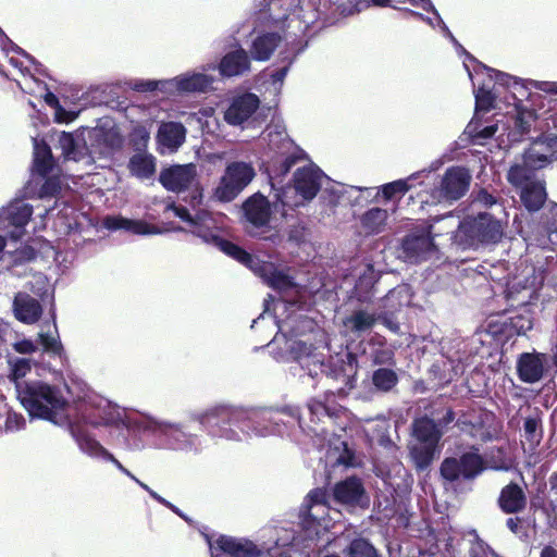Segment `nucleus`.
<instances>
[{"label":"nucleus","mask_w":557,"mask_h":557,"mask_svg":"<svg viewBox=\"0 0 557 557\" xmlns=\"http://www.w3.org/2000/svg\"><path fill=\"white\" fill-rule=\"evenodd\" d=\"M484 470V458L480 455L479 448L472 447L470 451L461 454L458 458H444L440 467V474L443 480L454 483L460 479L465 481L474 480Z\"/></svg>","instance_id":"4"},{"label":"nucleus","mask_w":557,"mask_h":557,"mask_svg":"<svg viewBox=\"0 0 557 557\" xmlns=\"http://www.w3.org/2000/svg\"><path fill=\"white\" fill-rule=\"evenodd\" d=\"M276 265L270 261H261L255 258V263L252 264V270L255 273L260 276L263 282L267 284L270 277L273 275Z\"/></svg>","instance_id":"49"},{"label":"nucleus","mask_w":557,"mask_h":557,"mask_svg":"<svg viewBox=\"0 0 557 557\" xmlns=\"http://www.w3.org/2000/svg\"><path fill=\"white\" fill-rule=\"evenodd\" d=\"M260 100L258 96L246 92L233 99L224 113L227 124L237 126L246 122L258 110Z\"/></svg>","instance_id":"11"},{"label":"nucleus","mask_w":557,"mask_h":557,"mask_svg":"<svg viewBox=\"0 0 557 557\" xmlns=\"http://www.w3.org/2000/svg\"><path fill=\"white\" fill-rule=\"evenodd\" d=\"M54 160L50 146L45 140H34V171L46 177L53 169Z\"/></svg>","instance_id":"28"},{"label":"nucleus","mask_w":557,"mask_h":557,"mask_svg":"<svg viewBox=\"0 0 557 557\" xmlns=\"http://www.w3.org/2000/svg\"><path fill=\"white\" fill-rule=\"evenodd\" d=\"M185 127L178 122H168L159 128L161 143L170 148L180 147L185 140Z\"/></svg>","instance_id":"33"},{"label":"nucleus","mask_w":557,"mask_h":557,"mask_svg":"<svg viewBox=\"0 0 557 557\" xmlns=\"http://www.w3.org/2000/svg\"><path fill=\"white\" fill-rule=\"evenodd\" d=\"M398 375L391 368H379L373 371L371 382L376 391L389 393L398 384Z\"/></svg>","instance_id":"36"},{"label":"nucleus","mask_w":557,"mask_h":557,"mask_svg":"<svg viewBox=\"0 0 557 557\" xmlns=\"http://www.w3.org/2000/svg\"><path fill=\"white\" fill-rule=\"evenodd\" d=\"M404 288H394L387 293V295L383 299V307L386 309L385 314L395 313L400 311L404 306H406L407 301L403 299Z\"/></svg>","instance_id":"39"},{"label":"nucleus","mask_w":557,"mask_h":557,"mask_svg":"<svg viewBox=\"0 0 557 557\" xmlns=\"http://www.w3.org/2000/svg\"><path fill=\"white\" fill-rule=\"evenodd\" d=\"M520 189V200L529 212H536L543 208L547 199L544 182L535 181Z\"/></svg>","instance_id":"23"},{"label":"nucleus","mask_w":557,"mask_h":557,"mask_svg":"<svg viewBox=\"0 0 557 557\" xmlns=\"http://www.w3.org/2000/svg\"><path fill=\"white\" fill-rule=\"evenodd\" d=\"M462 231L471 244H496L503 237L499 221L490 213H480L462 223Z\"/></svg>","instance_id":"6"},{"label":"nucleus","mask_w":557,"mask_h":557,"mask_svg":"<svg viewBox=\"0 0 557 557\" xmlns=\"http://www.w3.org/2000/svg\"><path fill=\"white\" fill-rule=\"evenodd\" d=\"M348 557H381L377 549L363 537L354 539L347 547Z\"/></svg>","instance_id":"37"},{"label":"nucleus","mask_w":557,"mask_h":557,"mask_svg":"<svg viewBox=\"0 0 557 557\" xmlns=\"http://www.w3.org/2000/svg\"><path fill=\"white\" fill-rule=\"evenodd\" d=\"M230 257L248 268H252V264L255 263V257L238 245Z\"/></svg>","instance_id":"52"},{"label":"nucleus","mask_w":557,"mask_h":557,"mask_svg":"<svg viewBox=\"0 0 557 557\" xmlns=\"http://www.w3.org/2000/svg\"><path fill=\"white\" fill-rule=\"evenodd\" d=\"M37 250L29 246L25 245L15 251V260L18 262H30L37 258Z\"/></svg>","instance_id":"53"},{"label":"nucleus","mask_w":557,"mask_h":557,"mask_svg":"<svg viewBox=\"0 0 557 557\" xmlns=\"http://www.w3.org/2000/svg\"><path fill=\"white\" fill-rule=\"evenodd\" d=\"M201 222L202 221H198V225H194L193 233L202 238L203 242L213 244V239L211 237H220V235L214 234L210 228L205 227Z\"/></svg>","instance_id":"55"},{"label":"nucleus","mask_w":557,"mask_h":557,"mask_svg":"<svg viewBox=\"0 0 557 557\" xmlns=\"http://www.w3.org/2000/svg\"><path fill=\"white\" fill-rule=\"evenodd\" d=\"M18 399L28 414L57 425L67 423L69 401L57 386L40 381L17 384Z\"/></svg>","instance_id":"1"},{"label":"nucleus","mask_w":557,"mask_h":557,"mask_svg":"<svg viewBox=\"0 0 557 557\" xmlns=\"http://www.w3.org/2000/svg\"><path fill=\"white\" fill-rule=\"evenodd\" d=\"M219 549L231 557H259L260 550L249 540H237L232 536L221 535L216 540Z\"/></svg>","instance_id":"17"},{"label":"nucleus","mask_w":557,"mask_h":557,"mask_svg":"<svg viewBox=\"0 0 557 557\" xmlns=\"http://www.w3.org/2000/svg\"><path fill=\"white\" fill-rule=\"evenodd\" d=\"M267 285L277 292H287L295 286L293 278L277 268H275Z\"/></svg>","instance_id":"40"},{"label":"nucleus","mask_w":557,"mask_h":557,"mask_svg":"<svg viewBox=\"0 0 557 557\" xmlns=\"http://www.w3.org/2000/svg\"><path fill=\"white\" fill-rule=\"evenodd\" d=\"M30 370V360L26 358H18L12 363L11 379L16 382L24 377Z\"/></svg>","instance_id":"50"},{"label":"nucleus","mask_w":557,"mask_h":557,"mask_svg":"<svg viewBox=\"0 0 557 557\" xmlns=\"http://www.w3.org/2000/svg\"><path fill=\"white\" fill-rule=\"evenodd\" d=\"M219 69L223 76L232 77L242 75L250 69L248 53L243 48L226 53L222 58Z\"/></svg>","instance_id":"19"},{"label":"nucleus","mask_w":557,"mask_h":557,"mask_svg":"<svg viewBox=\"0 0 557 557\" xmlns=\"http://www.w3.org/2000/svg\"><path fill=\"white\" fill-rule=\"evenodd\" d=\"M412 434L419 443L432 445H438L443 436L442 430L436 425L435 420L428 416L413 420Z\"/></svg>","instance_id":"22"},{"label":"nucleus","mask_w":557,"mask_h":557,"mask_svg":"<svg viewBox=\"0 0 557 557\" xmlns=\"http://www.w3.org/2000/svg\"><path fill=\"white\" fill-rule=\"evenodd\" d=\"M15 318L25 324H34L42 314L40 302L27 293H17L13 300Z\"/></svg>","instance_id":"16"},{"label":"nucleus","mask_w":557,"mask_h":557,"mask_svg":"<svg viewBox=\"0 0 557 557\" xmlns=\"http://www.w3.org/2000/svg\"><path fill=\"white\" fill-rule=\"evenodd\" d=\"M77 112L67 111L62 106L55 109L54 120L58 123H70L77 117Z\"/></svg>","instance_id":"57"},{"label":"nucleus","mask_w":557,"mask_h":557,"mask_svg":"<svg viewBox=\"0 0 557 557\" xmlns=\"http://www.w3.org/2000/svg\"><path fill=\"white\" fill-rule=\"evenodd\" d=\"M523 162L527 163L534 172L545 168L549 162V158L546 154L539 153L533 150H528L523 153Z\"/></svg>","instance_id":"45"},{"label":"nucleus","mask_w":557,"mask_h":557,"mask_svg":"<svg viewBox=\"0 0 557 557\" xmlns=\"http://www.w3.org/2000/svg\"><path fill=\"white\" fill-rule=\"evenodd\" d=\"M535 172L527 163H516L507 172V181L515 188H522L534 181Z\"/></svg>","instance_id":"34"},{"label":"nucleus","mask_w":557,"mask_h":557,"mask_svg":"<svg viewBox=\"0 0 557 557\" xmlns=\"http://www.w3.org/2000/svg\"><path fill=\"white\" fill-rule=\"evenodd\" d=\"M495 96L491 90L480 87L475 94V110L490 112L494 109Z\"/></svg>","instance_id":"43"},{"label":"nucleus","mask_w":557,"mask_h":557,"mask_svg":"<svg viewBox=\"0 0 557 557\" xmlns=\"http://www.w3.org/2000/svg\"><path fill=\"white\" fill-rule=\"evenodd\" d=\"M518 306H523L521 312H516L513 315L508 318V321L504 323L505 330L509 336L523 335L533 327V314L528 308V300L522 299L518 302Z\"/></svg>","instance_id":"27"},{"label":"nucleus","mask_w":557,"mask_h":557,"mask_svg":"<svg viewBox=\"0 0 557 557\" xmlns=\"http://www.w3.org/2000/svg\"><path fill=\"white\" fill-rule=\"evenodd\" d=\"M323 172L318 168L304 166L294 174L296 191L306 200L313 199L321 188Z\"/></svg>","instance_id":"14"},{"label":"nucleus","mask_w":557,"mask_h":557,"mask_svg":"<svg viewBox=\"0 0 557 557\" xmlns=\"http://www.w3.org/2000/svg\"><path fill=\"white\" fill-rule=\"evenodd\" d=\"M409 188L406 180H397L382 186V196L385 200H391L397 195H405Z\"/></svg>","instance_id":"42"},{"label":"nucleus","mask_w":557,"mask_h":557,"mask_svg":"<svg viewBox=\"0 0 557 557\" xmlns=\"http://www.w3.org/2000/svg\"><path fill=\"white\" fill-rule=\"evenodd\" d=\"M159 88V82L157 81H140L134 86V89L139 92L154 91Z\"/></svg>","instance_id":"61"},{"label":"nucleus","mask_w":557,"mask_h":557,"mask_svg":"<svg viewBox=\"0 0 557 557\" xmlns=\"http://www.w3.org/2000/svg\"><path fill=\"white\" fill-rule=\"evenodd\" d=\"M493 71L495 72L496 83H498L499 85H505L507 87L513 88L515 90L519 91L522 97L529 96L528 89L524 87L520 78L511 76L500 71Z\"/></svg>","instance_id":"41"},{"label":"nucleus","mask_w":557,"mask_h":557,"mask_svg":"<svg viewBox=\"0 0 557 557\" xmlns=\"http://www.w3.org/2000/svg\"><path fill=\"white\" fill-rule=\"evenodd\" d=\"M377 318L374 313H369L366 310L359 309L352 311L344 320V325L351 332L361 334L370 331L376 323Z\"/></svg>","instance_id":"31"},{"label":"nucleus","mask_w":557,"mask_h":557,"mask_svg":"<svg viewBox=\"0 0 557 557\" xmlns=\"http://www.w3.org/2000/svg\"><path fill=\"white\" fill-rule=\"evenodd\" d=\"M231 411L225 407L215 408L201 416L200 423L209 430L212 435H221L220 431L230 423Z\"/></svg>","instance_id":"32"},{"label":"nucleus","mask_w":557,"mask_h":557,"mask_svg":"<svg viewBox=\"0 0 557 557\" xmlns=\"http://www.w3.org/2000/svg\"><path fill=\"white\" fill-rule=\"evenodd\" d=\"M326 506L327 505V491L325 488L317 487L309 492L306 498L305 507L307 509V513L311 517V509L313 506Z\"/></svg>","instance_id":"44"},{"label":"nucleus","mask_w":557,"mask_h":557,"mask_svg":"<svg viewBox=\"0 0 557 557\" xmlns=\"http://www.w3.org/2000/svg\"><path fill=\"white\" fill-rule=\"evenodd\" d=\"M245 232L253 238L275 243L277 234L268 235L272 209L269 199L261 193L249 196L242 205Z\"/></svg>","instance_id":"3"},{"label":"nucleus","mask_w":557,"mask_h":557,"mask_svg":"<svg viewBox=\"0 0 557 557\" xmlns=\"http://www.w3.org/2000/svg\"><path fill=\"white\" fill-rule=\"evenodd\" d=\"M322 372L325 374L326 381H332L325 389V399L330 396L346 397L351 388H354L355 377L347 373L346 366L343 360L336 362L329 361L322 363Z\"/></svg>","instance_id":"8"},{"label":"nucleus","mask_w":557,"mask_h":557,"mask_svg":"<svg viewBox=\"0 0 557 557\" xmlns=\"http://www.w3.org/2000/svg\"><path fill=\"white\" fill-rule=\"evenodd\" d=\"M364 494L362 482L357 476H350L335 484L334 499L341 504L352 505L359 503Z\"/></svg>","instance_id":"18"},{"label":"nucleus","mask_w":557,"mask_h":557,"mask_svg":"<svg viewBox=\"0 0 557 557\" xmlns=\"http://www.w3.org/2000/svg\"><path fill=\"white\" fill-rule=\"evenodd\" d=\"M127 169L138 180H149L157 171L156 158L146 151L137 152L129 158Z\"/></svg>","instance_id":"24"},{"label":"nucleus","mask_w":557,"mask_h":557,"mask_svg":"<svg viewBox=\"0 0 557 557\" xmlns=\"http://www.w3.org/2000/svg\"><path fill=\"white\" fill-rule=\"evenodd\" d=\"M196 177V166L189 164H175L163 169L159 182L169 191L181 193L190 187Z\"/></svg>","instance_id":"10"},{"label":"nucleus","mask_w":557,"mask_h":557,"mask_svg":"<svg viewBox=\"0 0 557 557\" xmlns=\"http://www.w3.org/2000/svg\"><path fill=\"white\" fill-rule=\"evenodd\" d=\"M516 126L520 131L521 134H527L531 129V122L525 117V112L518 111L516 117Z\"/></svg>","instance_id":"60"},{"label":"nucleus","mask_w":557,"mask_h":557,"mask_svg":"<svg viewBox=\"0 0 557 557\" xmlns=\"http://www.w3.org/2000/svg\"><path fill=\"white\" fill-rule=\"evenodd\" d=\"M213 239V245L216 246L221 251H223L228 257L237 246L233 242L225 239L223 237H211Z\"/></svg>","instance_id":"58"},{"label":"nucleus","mask_w":557,"mask_h":557,"mask_svg":"<svg viewBox=\"0 0 557 557\" xmlns=\"http://www.w3.org/2000/svg\"><path fill=\"white\" fill-rule=\"evenodd\" d=\"M256 172L250 163L244 161L230 162L214 189L216 199L223 202L234 200L253 180Z\"/></svg>","instance_id":"5"},{"label":"nucleus","mask_w":557,"mask_h":557,"mask_svg":"<svg viewBox=\"0 0 557 557\" xmlns=\"http://www.w3.org/2000/svg\"><path fill=\"white\" fill-rule=\"evenodd\" d=\"M456 428L472 440L487 443L498 438L503 425L493 411L472 404L458 412Z\"/></svg>","instance_id":"2"},{"label":"nucleus","mask_w":557,"mask_h":557,"mask_svg":"<svg viewBox=\"0 0 557 557\" xmlns=\"http://www.w3.org/2000/svg\"><path fill=\"white\" fill-rule=\"evenodd\" d=\"M540 224L552 244H557V203H553L543 212Z\"/></svg>","instance_id":"38"},{"label":"nucleus","mask_w":557,"mask_h":557,"mask_svg":"<svg viewBox=\"0 0 557 557\" xmlns=\"http://www.w3.org/2000/svg\"><path fill=\"white\" fill-rule=\"evenodd\" d=\"M437 445L419 443L410 449L414 467L419 471L428 469L435 458Z\"/></svg>","instance_id":"35"},{"label":"nucleus","mask_w":557,"mask_h":557,"mask_svg":"<svg viewBox=\"0 0 557 557\" xmlns=\"http://www.w3.org/2000/svg\"><path fill=\"white\" fill-rule=\"evenodd\" d=\"M371 359L373 364L377 366H394L395 364V354L392 349L388 348H377L374 349Z\"/></svg>","instance_id":"47"},{"label":"nucleus","mask_w":557,"mask_h":557,"mask_svg":"<svg viewBox=\"0 0 557 557\" xmlns=\"http://www.w3.org/2000/svg\"><path fill=\"white\" fill-rule=\"evenodd\" d=\"M401 250L411 261L428 260L436 251L432 225L413 228L401 240Z\"/></svg>","instance_id":"7"},{"label":"nucleus","mask_w":557,"mask_h":557,"mask_svg":"<svg viewBox=\"0 0 557 557\" xmlns=\"http://www.w3.org/2000/svg\"><path fill=\"white\" fill-rule=\"evenodd\" d=\"M281 41L282 37L277 33H263L257 36L250 48L252 59L256 61L269 60Z\"/></svg>","instance_id":"25"},{"label":"nucleus","mask_w":557,"mask_h":557,"mask_svg":"<svg viewBox=\"0 0 557 557\" xmlns=\"http://www.w3.org/2000/svg\"><path fill=\"white\" fill-rule=\"evenodd\" d=\"M471 175L466 168H448L441 181L440 197L447 201L462 198L469 189Z\"/></svg>","instance_id":"9"},{"label":"nucleus","mask_w":557,"mask_h":557,"mask_svg":"<svg viewBox=\"0 0 557 557\" xmlns=\"http://www.w3.org/2000/svg\"><path fill=\"white\" fill-rule=\"evenodd\" d=\"M523 436L530 449H535L544 436L543 411L534 407L523 420Z\"/></svg>","instance_id":"20"},{"label":"nucleus","mask_w":557,"mask_h":557,"mask_svg":"<svg viewBox=\"0 0 557 557\" xmlns=\"http://www.w3.org/2000/svg\"><path fill=\"white\" fill-rule=\"evenodd\" d=\"M13 349L18 354H32L35 352L37 347L30 339H22L13 344Z\"/></svg>","instance_id":"59"},{"label":"nucleus","mask_w":557,"mask_h":557,"mask_svg":"<svg viewBox=\"0 0 557 557\" xmlns=\"http://www.w3.org/2000/svg\"><path fill=\"white\" fill-rule=\"evenodd\" d=\"M173 83L180 92H205L210 88L212 78L207 74L194 73L191 75L177 76Z\"/></svg>","instance_id":"30"},{"label":"nucleus","mask_w":557,"mask_h":557,"mask_svg":"<svg viewBox=\"0 0 557 557\" xmlns=\"http://www.w3.org/2000/svg\"><path fill=\"white\" fill-rule=\"evenodd\" d=\"M388 213L385 209L374 207L360 216V225L366 235H376L384 232Z\"/></svg>","instance_id":"29"},{"label":"nucleus","mask_w":557,"mask_h":557,"mask_svg":"<svg viewBox=\"0 0 557 557\" xmlns=\"http://www.w3.org/2000/svg\"><path fill=\"white\" fill-rule=\"evenodd\" d=\"M33 215V206L22 200L11 202L3 211L4 220L12 226L11 232L13 239H18L24 234V227L28 224Z\"/></svg>","instance_id":"15"},{"label":"nucleus","mask_w":557,"mask_h":557,"mask_svg":"<svg viewBox=\"0 0 557 557\" xmlns=\"http://www.w3.org/2000/svg\"><path fill=\"white\" fill-rule=\"evenodd\" d=\"M497 505L504 513L516 515L527 508L528 497L517 482H510L500 490Z\"/></svg>","instance_id":"13"},{"label":"nucleus","mask_w":557,"mask_h":557,"mask_svg":"<svg viewBox=\"0 0 557 557\" xmlns=\"http://www.w3.org/2000/svg\"><path fill=\"white\" fill-rule=\"evenodd\" d=\"M39 342L41 346L44 347V350L46 352L53 354L55 356H61L63 352V346L61 342L49 334L40 333L39 334Z\"/></svg>","instance_id":"48"},{"label":"nucleus","mask_w":557,"mask_h":557,"mask_svg":"<svg viewBox=\"0 0 557 557\" xmlns=\"http://www.w3.org/2000/svg\"><path fill=\"white\" fill-rule=\"evenodd\" d=\"M172 209L176 216H178L184 222L189 223L191 226L198 225V221H203V218L206 215L198 213L195 216H193L189 210L184 206L172 205Z\"/></svg>","instance_id":"51"},{"label":"nucleus","mask_w":557,"mask_h":557,"mask_svg":"<svg viewBox=\"0 0 557 557\" xmlns=\"http://www.w3.org/2000/svg\"><path fill=\"white\" fill-rule=\"evenodd\" d=\"M60 183L57 178H47L41 186V195L55 196L60 193Z\"/></svg>","instance_id":"56"},{"label":"nucleus","mask_w":557,"mask_h":557,"mask_svg":"<svg viewBox=\"0 0 557 557\" xmlns=\"http://www.w3.org/2000/svg\"><path fill=\"white\" fill-rule=\"evenodd\" d=\"M59 143L65 157H69L74 152L76 144L72 134L62 133Z\"/></svg>","instance_id":"54"},{"label":"nucleus","mask_w":557,"mask_h":557,"mask_svg":"<svg viewBox=\"0 0 557 557\" xmlns=\"http://www.w3.org/2000/svg\"><path fill=\"white\" fill-rule=\"evenodd\" d=\"M103 224L110 231L124 230L136 235L156 233L154 226L143 220H132L123 216H107Z\"/></svg>","instance_id":"26"},{"label":"nucleus","mask_w":557,"mask_h":557,"mask_svg":"<svg viewBox=\"0 0 557 557\" xmlns=\"http://www.w3.org/2000/svg\"><path fill=\"white\" fill-rule=\"evenodd\" d=\"M298 158L295 154H289L280 163L281 174H287L290 169L296 164Z\"/></svg>","instance_id":"64"},{"label":"nucleus","mask_w":557,"mask_h":557,"mask_svg":"<svg viewBox=\"0 0 557 557\" xmlns=\"http://www.w3.org/2000/svg\"><path fill=\"white\" fill-rule=\"evenodd\" d=\"M547 359L544 354L524 352L520 355L517 362L519 379L524 383L539 382L544 374Z\"/></svg>","instance_id":"12"},{"label":"nucleus","mask_w":557,"mask_h":557,"mask_svg":"<svg viewBox=\"0 0 557 557\" xmlns=\"http://www.w3.org/2000/svg\"><path fill=\"white\" fill-rule=\"evenodd\" d=\"M309 414H310V421H314V416H318L319 413H323L327 416V407L321 403V401H314L313 404H310L308 406Z\"/></svg>","instance_id":"63"},{"label":"nucleus","mask_w":557,"mask_h":557,"mask_svg":"<svg viewBox=\"0 0 557 557\" xmlns=\"http://www.w3.org/2000/svg\"><path fill=\"white\" fill-rule=\"evenodd\" d=\"M458 418V412H456L451 407H447L444 409V412L441 417L435 421L436 425L442 430V434L450 430L453 426H456V420Z\"/></svg>","instance_id":"46"},{"label":"nucleus","mask_w":557,"mask_h":557,"mask_svg":"<svg viewBox=\"0 0 557 557\" xmlns=\"http://www.w3.org/2000/svg\"><path fill=\"white\" fill-rule=\"evenodd\" d=\"M476 200L485 207H492L496 203V197L490 194L486 189L482 188L476 195Z\"/></svg>","instance_id":"62"},{"label":"nucleus","mask_w":557,"mask_h":557,"mask_svg":"<svg viewBox=\"0 0 557 557\" xmlns=\"http://www.w3.org/2000/svg\"><path fill=\"white\" fill-rule=\"evenodd\" d=\"M66 424H69L71 435L84 453L92 457H104L108 449L94 438L83 425L69 421Z\"/></svg>","instance_id":"21"}]
</instances>
